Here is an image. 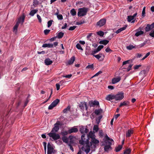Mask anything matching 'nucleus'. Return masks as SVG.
Here are the masks:
<instances>
[{
    "mask_svg": "<svg viewBox=\"0 0 154 154\" xmlns=\"http://www.w3.org/2000/svg\"><path fill=\"white\" fill-rule=\"evenodd\" d=\"M114 141L112 139L109 137L107 135L105 137L103 141L101 142L102 144L104 146V150L105 151H108L111 148V146L113 143Z\"/></svg>",
    "mask_w": 154,
    "mask_h": 154,
    "instance_id": "nucleus-2",
    "label": "nucleus"
},
{
    "mask_svg": "<svg viewBox=\"0 0 154 154\" xmlns=\"http://www.w3.org/2000/svg\"><path fill=\"white\" fill-rule=\"evenodd\" d=\"M98 60H102L104 57V55L100 53L99 54L97 55H95L93 56Z\"/></svg>",
    "mask_w": 154,
    "mask_h": 154,
    "instance_id": "nucleus-11",
    "label": "nucleus"
},
{
    "mask_svg": "<svg viewBox=\"0 0 154 154\" xmlns=\"http://www.w3.org/2000/svg\"><path fill=\"white\" fill-rule=\"evenodd\" d=\"M137 13H136L133 15L128 16L127 17V20L128 22H131L132 20L134 19L135 17L137 16Z\"/></svg>",
    "mask_w": 154,
    "mask_h": 154,
    "instance_id": "nucleus-15",
    "label": "nucleus"
},
{
    "mask_svg": "<svg viewBox=\"0 0 154 154\" xmlns=\"http://www.w3.org/2000/svg\"><path fill=\"white\" fill-rule=\"evenodd\" d=\"M64 33L62 32H60L57 35L58 38H61L63 36Z\"/></svg>",
    "mask_w": 154,
    "mask_h": 154,
    "instance_id": "nucleus-39",
    "label": "nucleus"
},
{
    "mask_svg": "<svg viewBox=\"0 0 154 154\" xmlns=\"http://www.w3.org/2000/svg\"><path fill=\"white\" fill-rule=\"evenodd\" d=\"M97 34L100 36H103L104 35V33L103 32L100 31L97 32Z\"/></svg>",
    "mask_w": 154,
    "mask_h": 154,
    "instance_id": "nucleus-40",
    "label": "nucleus"
},
{
    "mask_svg": "<svg viewBox=\"0 0 154 154\" xmlns=\"http://www.w3.org/2000/svg\"><path fill=\"white\" fill-rule=\"evenodd\" d=\"M134 48V47L132 45H130L127 47V49L129 50L132 49Z\"/></svg>",
    "mask_w": 154,
    "mask_h": 154,
    "instance_id": "nucleus-47",
    "label": "nucleus"
},
{
    "mask_svg": "<svg viewBox=\"0 0 154 154\" xmlns=\"http://www.w3.org/2000/svg\"><path fill=\"white\" fill-rule=\"evenodd\" d=\"M37 17L38 20L39 22L40 23H41L42 22V19L40 16L38 14H37Z\"/></svg>",
    "mask_w": 154,
    "mask_h": 154,
    "instance_id": "nucleus-57",
    "label": "nucleus"
},
{
    "mask_svg": "<svg viewBox=\"0 0 154 154\" xmlns=\"http://www.w3.org/2000/svg\"><path fill=\"white\" fill-rule=\"evenodd\" d=\"M88 8H79L78 10V15L79 17L84 16L87 14Z\"/></svg>",
    "mask_w": 154,
    "mask_h": 154,
    "instance_id": "nucleus-3",
    "label": "nucleus"
},
{
    "mask_svg": "<svg viewBox=\"0 0 154 154\" xmlns=\"http://www.w3.org/2000/svg\"><path fill=\"white\" fill-rule=\"evenodd\" d=\"M70 13L73 16H75L76 14V12L74 8L70 10Z\"/></svg>",
    "mask_w": 154,
    "mask_h": 154,
    "instance_id": "nucleus-33",
    "label": "nucleus"
},
{
    "mask_svg": "<svg viewBox=\"0 0 154 154\" xmlns=\"http://www.w3.org/2000/svg\"><path fill=\"white\" fill-rule=\"evenodd\" d=\"M99 51H98V50H97V49H94V51H92V53L91 54V55H92L93 56H94L95 55V54L97 53Z\"/></svg>",
    "mask_w": 154,
    "mask_h": 154,
    "instance_id": "nucleus-42",
    "label": "nucleus"
},
{
    "mask_svg": "<svg viewBox=\"0 0 154 154\" xmlns=\"http://www.w3.org/2000/svg\"><path fill=\"white\" fill-rule=\"evenodd\" d=\"M106 23V20L105 19H102L97 23V25L99 27H101L103 26Z\"/></svg>",
    "mask_w": 154,
    "mask_h": 154,
    "instance_id": "nucleus-8",
    "label": "nucleus"
},
{
    "mask_svg": "<svg viewBox=\"0 0 154 154\" xmlns=\"http://www.w3.org/2000/svg\"><path fill=\"white\" fill-rule=\"evenodd\" d=\"M122 148V146L121 145H119L116 148L115 150L116 152L119 151Z\"/></svg>",
    "mask_w": 154,
    "mask_h": 154,
    "instance_id": "nucleus-36",
    "label": "nucleus"
},
{
    "mask_svg": "<svg viewBox=\"0 0 154 154\" xmlns=\"http://www.w3.org/2000/svg\"><path fill=\"white\" fill-rule=\"evenodd\" d=\"M145 13V7H144L143 8L142 11V16H143V17H144V14Z\"/></svg>",
    "mask_w": 154,
    "mask_h": 154,
    "instance_id": "nucleus-53",
    "label": "nucleus"
},
{
    "mask_svg": "<svg viewBox=\"0 0 154 154\" xmlns=\"http://www.w3.org/2000/svg\"><path fill=\"white\" fill-rule=\"evenodd\" d=\"M67 24L66 23H65L64 24V25L62 27L61 29H65L67 27Z\"/></svg>",
    "mask_w": 154,
    "mask_h": 154,
    "instance_id": "nucleus-64",
    "label": "nucleus"
},
{
    "mask_svg": "<svg viewBox=\"0 0 154 154\" xmlns=\"http://www.w3.org/2000/svg\"><path fill=\"white\" fill-rule=\"evenodd\" d=\"M53 63L52 61L49 58H47L45 60V63L46 65H49Z\"/></svg>",
    "mask_w": 154,
    "mask_h": 154,
    "instance_id": "nucleus-18",
    "label": "nucleus"
},
{
    "mask_svg": "<svg viewBox=\"0 0 154 154\" xmlns=\"http://www.w3.org/2000/svg\"><path fill=\"white\" fill-rule=\"evenodd\" d=\"M68 134H69L68 131H64L61 132V134L62 136H65L67 135Z\"/></svg>",
    "mask_w": 154,
    "mask_h": 154,
    "instance_id": "nucleus-45",
    "label": "nucleus"
},
{
    "mask_svg": "<svg viewBox=\"0 0 154 154\" xmlns=\"http://www.w3.org/2000/svg\"><path fill=\"white\" fill-rule=\"evenodd\" d=\"M25 19V16L24 15H22L21 17L19 18L18 19V20L17 22H19V24L20 23H21L22 24H23L24 22V20Z\"/></svg>",
    "mask_w": 154,
    "mask_h": 154,
    "instance_id": "nucleus-21",
    "label": "nucleus"
},
{
    "mask_svg": "<svg viewBox=\"0 0 154 154\" xmlns=\"http://www.w3.org/2000/svg\"><path fill=\"white\" fill-rule=\"evenodd\" d=\"M102 112V110L101 109H96L95 110V113L97 115H98Z\"/></svg>",
    "mask_w": 154,
    "mask_h": 154,
    "instance_id": "nucleus-32",
    "label": "nucleus"
},
{
    "mask_svg": "<svg viewBox=\"0 0 154 154\" xmlns=\"http://www.w3.org/2000/svg\"><path fill=\"white\" fill-rule=\"evenodd\" d=\"M78 131V129L76 126L71 128L68 130L69 134H70L72 133H76Z\"/></svg>",
    "mask_w": 154,
    "mask_h": 154,
    "instance_id": "nucleus-14",
    "label": "nucleus"
},
{
    "mask_svg": "<svg viewBox=\"0 0 154 154\" xmlns=\"http://www.w3.org/2000/svg\"><path fill=\"white\" fill-rule=\"evenodd\" d=\"M85 23V20L84 19H82L81 21L76 22V24L77 25H81V24H83V23Z\"/></svg>",
    "mask_w": 154,
    "mask_h": 154,
    "instance_id": "nucleus-35",
    "label": "nucleus"
},
{
    "mask_svg": "<svg viewBox=\"0 0 154 154\" xmlns=\"http://www.w3.org/2000/svg\"><path fill=\"white\" fill-rule=\"evenodd\" d=\"M53 22V20H50L49 21H48V27H50L51 26Z\"/></svg>",
    "mask_w": 154,
    "mask_h": 154,
    "instance_id": "nucleus-46",
    "label": "nucleus"
},
{
    "mask_svg": "<svg viewBox=\"0 0 154 154\" xmlns=\"http://www.w3.org/2000/svg\"><path fill=\"white\" fill-rule=\"evenodd\" d=\"M75 57L74 56L72 57L70 60L68 61L67 63L69 65L72 64L75 60Z\"/></svg>",
    "mask_w": 154,
    "mask_h": 154,
    "instance_id": "nucleus-23",
    "label": "nucleus"
},
{
    "mask_svg": "<svg viewBox=\"0 0 154 154\" xmlns=\"http://www.w3.org/2000/svg\"><path fill=\"white\" fill-rule=\"evenodd\" d=\"M48 135L51 138L54 140H57L60 138V135L56 133L51 132L48 134Z\"/></svg>",
    "mask_w": 154,
    "mask_h": 154,
    "instance_id": "nucleus-4",
    "label": "nucleus"
},
{
    "mask_svg": "<svg viewBox=\"0 0 154 154\" xmlns=\"http://www.w3.org/2000/svg\"><path fill=\"white\" fill-rule=\"evenodd\" d=\"M93 68H94V65L93 64L88 65L86 67V68H88V69H89V68L93 69Z\"/></svg>",
    "mask_w": 154,
    "mask_h": 154,
    "instance_id": "nucleus-59",
    "label": "nucleus"
},
{
    "mask_svg": "<svg viewBox=\"0 0 154 154\" xmlns=\"http://www.w3.org/2000/svg\"><path fill=\"white\" fill-rule=\"evenodd\" d=\"M55 106L53 105L51 103V105L48 106V109L50 110L52 109Z\"/></svg>",
    "mask_w": 154,
    "mask_h": 154,
    "instance_id": "nucleus-54",
    "label": "nucleus"
},
{
    "mask_svg": "<svg viewBox=\"0 0 154 154\" xmlns=\"http://www.w3.org/2000/svg\"><path fill=\"white\" fill-rule=\"evenodd\" d=\"M54 149L49 143L48 144V152L47 154H52L53 152Z\"/></svg>",
    "mask_w": 154,
    "mask_h": 154,
    "instance_id": "nucleus-10",
    "label": "nucleus"
},
{
    "mask_svg": "<svg viewBox=\"0 0 154 154\" xmlns=\"http://www.w3.org/2000/svg\"><path fill=\"white\" fill-rule=\"evenodd\" d=\"M91 145L90 146H91L92 145V143H93L94 144H97L99 143V141L97 140L95 138V137L91 139Z\"/></svg>",
    "mask_w": 154,
    "mask_h": 154,
    "instance_id": "nucleus-25",
    "label": "nucleus"
},
{
    "mask_svg": "<svg viewBox=\"0 0 154 154\" xmlns=\"http://www.w3.org/2000/svg\"><path fill=\"white\" fill-rule=\"evenodd\" d=\"M70 109V106H68L67 107L64 109L63 110V112L64 113H66L68 111H69Z\"/></svg>",
    "mask_w": 154,
    "mask_h": 154,
    "instance_id": "nucleus-37",
    "label": "nucleus"
},
{
    "mask_svg": "<svg viewBox=\"0 0 154 154\" xmlns=\"http://www.w3.org/2000/svg\"><path fill=\"white\" fill-rule=\"evenodd\" d=\"M57 18L59 20H62L63 19V17L62 14H59V15H57Z\"/></svg>",
    "mask_w": 154,
    "mask_h": 154,
    "instance_id": "nucleus-49",
    "label": "nucleus"
},
{
    "mask_svg": "<svg viewBox=\"0 0 154 154\" xmlns=\"http://www.w3.org/2000/svg\"><path fill=\"white\" fill-rule=\"evenodd\" d=\"M60 100L58 99H56L55 100H54L53 102L52 103L53 105L55 106L59 102Z\"/></svg>",
    "mask_w": 154,
    "mask_h": 154,
    "instance_id": "nucleus-30",
    "label": "nucleus"
},
{
    "mask_svg": "<svg viewBox=\"0 0 154 154\" xmlns=\"http://www.w3.org/2000/svg\"><path fill=\"white\" fill-rule=\"evenodd\" d=\"M126 27H127V26H124V27H122L121 28H120L119 29V30H120V32H121L122 31L125 30L126 29Z\"/></svg>",
    "mask_w": 154,
    "mask_h": 154,
    "instance_id": "nucleus-63",
    "label": "nucleus"
},
{
    "mask_svg": "<svg viewBox=\"0 0 154 154\" xmlns=\"http://www.w3.org/2000/svg\"><path fill=\"white\" fill-rule=\"evenodd\" d=\"M103 48V45H100L98 46L97 48V50L99 51Z\"/></svg>",
    "mask_w": 154,
    "mask_h": 154,
    "instance_id": "nucleus-52",
    "label": "nucleus"
},
{
    "mask_svg": "<svg viewBox=\"0 0 154 154\" xmlns=\"http://www.w3.org/2000/svg\"><path fill=\"white\" fill-rule=\"evenodd\" d=\"M141 66L140 65L134 66V69H137L139 68V67H140Z\"/></svg>",
    "mask_w": 154,
    "mask_h": 154,
    "instance_id": "nucleus-62",
    "label": "nucleus"
},
{
    "mask_svg": "<svg viewBox=\"0 0 154 154\" xmlns=\"http://www.w3.org/2000/svg\"><path fill=\"white\" fill-rule=\"evenodd\" d=\"M149 35L152 37H154V29L152 30L149 34Z\"/></svg>",
    "mask_w": 154,
    "mask_h": 154,
    "instance_id": "nucleus-48",
    "label": "nucleus"
},
{
    "mask_svg": "<svg viewBox=\"0 0 154 154\" xmlns=\"http://www.w3.org/2000/svg\"><path fill=\"white\" fill-rule=\"evenodd\" d=\"M154 28V23L151 25L147 24L145 28V30L146 32H148Z\"/></svg>",
    "mask_w": 154,
    "mask_h": 154,
    "instance_id": "nucleus-12",
    "label": "nucleus"
},
{
    "mask_svg": "<svg viewBox=\"0 0 154 154\" xmlns=\"http://www.w3.org/2000/svg\"><path fill=\"white\" fill-rule=\"evenodd\" d=\"M19 22H17L14 26L13 27V31L15 33V34H17V28L19 25Z\"/></svg>",
    "mask_w": 154,
    "mask_h": 154,
    "instance_id": "nucleus-17",
    "label": "nucleus"
},
{
    "mask_svg": "<svg viewBox=\"0 0 154 154\" xmlns=\"http://www.w3.org/2000/svg\"><path fill=\"white\" fill-rule=\"evenodd\" d=\"M143 32L142 31H140L137 32L135 34V36L138 37L139 36L142 35L143 34Z\"/></svg>",
    "mask_w": 154,
    "mask_h": 154,
    "instance_id": "nucleus-34",
    "label": "nucleus"
},
{
    "mask_svg": "<svg viewBox=\"0 0 154 154\" xmlns=\"http://www.w3.org/2000/svg\"><path fill=\"white\" fill-rule=\"evenodd\" d=\"M76 48L78 49L79 50H80L82 51H83V48L81 47V46L79 44V43H78L76 45Z\"/></svg>",
    "mask_w": 154,
    "mask_h": 154,
    "instance_id": "nucleus-44",
    "label": "nucleus"
},
{
    "mask_svg": "<svg viewBox=\"0 0 154 154\" xmlns=\"http://www.w3.org/2000/svg\"><path fill=\"white\" fill-rule=\"evenodd\" d=\"M114 96V99L116 100H120L124 97V93L122 92H119Z\"/></svg>",
    "mask_w": 154,
    "mask_h": 154,
    "instance_id": "nucleus-6",
    "label": "nucleus"
},
{
    "mask_svg": "<svg viewBox=\"0 0 154 154\" xmlns=\"http://www.w3.org/2000/svg\"><path fill=\"white\" fill-rule=\"evenodd\" d=\"M129 102L128 101H125L123 102L122 103H121L119 107H121L124 106H126L129 105Z\"/></svg>",
    "mask_w": 154,
    "mask_h": 154,
    "instance_id": "nucleus-24",
    "label": "nucleus"
},
{
    "mask_svg": "<svg viewBox=\"0 0 154 154\" xmlns=\"http://www.w3.org/2000/svg\"><path fill=\"white\" fill-rule=\"evenodd\" d=\"M72 76V74H69L68 75H63V76L64 77H65L66 78H71Z\"/></svg>",
    "mask_w": 154,
    "mask_h": 154,
    "instance_id": "nucleus-61",
    "label": "nucleus"
},
{
    "mask_svg": "<svg viewBox=\"0 0 154 154\" xmlns=\"http://www.w3.org/2000/svg\"><path fill=\"white\" fill-rule=\"evenodd\" d=\"M79 106L81 111H87L88 107L86 102H81L79 105Z\"/></svg>",
    "mask_w": 154,
    "mask_h": 154,
    "instance_id": "nucleus-5",
    "label": "nucleus"
},
{
    "mask_svg": "<svg viewBox=\"0 0 154 154\" xmlns=\"http://www.w3.org/2000/svg\"><path fill=\"white\" fill-rule=\"evenodd\" d=\"M88 131L89 130L88 129L85 128V126H81L80 127V131L81 133L83 134H85V135L87 133Z\"/></svg>",
    "mask_w": 154,
    "mask_h": 154,
    "instance_id": "nucleus-7",
    "label": "nucleus"
},
{
    "mask_svg": "<svg viewBox=\"0 0 154 154\" xmlns=\"http://www.w3.org/2000/svg\"><path fill=\"white\" fill-rule=\"evenodd\" d=\"M76 26H71L69 27V30H73L76 28Z\"/></svg>",
    "mask_w": 154,
    "mask_h": 154,
    "instance_id": "nucleus-56",
    "label": "nucleus"
},
{
    "mask_svg": "<svg viewBox=\"0 0 154 154\" xmlns=\"http://www.w3.org/2000/svg\"><path fill=\"white\" fill-rule=\"evenodd\" d=\"M146 72V70H144L141 71L140 73V75H145Z\"/></svg>",
    "mask_w": 154,
    "mask_h": 154,
    "instance_id": "nucleus-50",
    "label": "nucleus"
},
{
    "mask_svg": "<svg viewBox=\"0 0 154 154\" xmlns=\"http://www.w3.org/2000/svg\"><path fill=\"white\" fill-rule=\"evenodd\" d=\"M146 41H144L143 43H141L138 45V48H141L143 47L146 43Z\"/></svg>",
    "mask_w": 154,
    "mask_h": 154,
    "instance_id": "nucleus-43",
    "label": "nucleus"
},
{
    "mask_svg": "<svg viewBox=\"0 0 154 154\" xmlns=\"http://www.w3.org/2000/svg\"><path fill=\"white\" fill-rule=\"evenodd\" d=\"M62 140L63 142L66 143H68L69 142V139L66 137L64 136L62 137Z\"/></svg>",
    "mask_w": 154,
    "mask_h": 154,
    "instance_id": "nucleus-31",
    "label": "nucleus"
},
{
    "mask_svg": "<svg viewBox=\"0 0 154 154\" xmlns=\"http://www.w3.org/2000/svg\"><path fill=\"white\" fill-rule=\"evenodd\" d=\"M53 45L50 43L43 44L42 45L43 48H52L53 47Z\"/></svg>",
    "mask_w": 154,
    "mask_h": 154,
    "instance_id": "nucleus-22",
    "label": "nucleus"
},
{
    "mask_svg": "<svg viewBox=\"0 0 154 154\" xmlns=\"http://www.w3.org/2000/svg\"><path fill=\"white\" fill-rule=\"evenodd\" d=\"M133 133V131L132 129H129L126 133V137H129Z\"/></svg>",
    "mask_w": 154,
    "mask_h": 154,
    "instance_id": "nucleus-20",
    "label": "nucleus"
},
{
    "mask_svg": "<svg viewBox=\"0 0 154 154\" xmlns=\"http://www.w3.org/2000/svg\"><path fill=\"white\" fill-rule=\"evenodd\" d=\"M85 134H83L81 136V140H79V143L80 144H86V145H84L82 147L83 151H85L87 154H88L90 150V146L91 145V142H89V138L91 139L95 137V135L94 133L92 131H90L87 135V139L85 140Z\"/></svg>",
    "mask_w": 154,
    "mask_h": 154,
    "instance_id": "nucleus-1",
    "label": "nucleus"
},
{
    "mask_svg": "<svg viewBox=\"0 0 154 154\" xmlns=\"http://www.w3.org/2000/svg\"><path fill=\"white\" fill-rule=\"evenodd\" d=\"M132 66V65L131 64H129V65L128 67L127 68V71H129L131 69V68Z\"/></svg>",
    "mask_w": 154,
    "mask_h": 154,
    "instance_id": "nucleus-58",
    "label": "nucleus"
},
{
    "mask_svg": "<svg viewBox=\"0 0 154 154\" xmlns=\"http://www.w3.org/2000/svg\"><path fill=\"white\" fill-rule=\"evenodd\" d=\"M121 79V78L120 76H117L112 79V84H116L119 82Z\"/></svg>",
    "mask_w": 154,
    "mask_h": 154,
    "instance_id": "nucleus-16",
    "label": "nucleus"
},
{
    "mask_svg": "<svg viewBox=\"0 0 154 154\" xmlns=\"http://www.w3.org/2000/svg\"><path fill=\"white\" fill-rule=\"evenodd\" d=\"M59 129V124L56 123L54 124V127L52 128L51 132L56 133L58 131Z\"/></svg>",
    "mask_w": 154,
    "mask_h": 154,
    "instance_id": "nucleus-13",
    "label": "nucleus"
},
{
    "mask_svg": "<svg viewBox=\"0 0 154 154\" xmlns=\"http://www.w3.org/2000/svg\"><path fill=\"white\" fill-rule=\"evenodd\" d=\"M109 42V41L107 40H104L100 41V43L101 44H103L104 45H107Z\"/></svg>",
    "mask_w": 154,
    "mask_h": 154,
    "instance_id": "nucleus-29",
    "label": "nucleus"
},
{
    "mask_svg": "<svg viewBox=\"0 0 154 154\" xmlns=\"http://www.w3.org/2000/svg\"><path fill=\"white\" fill-rule=\"evenodd\" d=\"M131 152V150L129 149H128L125 150L124 151V154H130Z\"/></svg>",
    "mask_w": 154,
    "mask_h": 154,
    "instance_id": "nucleus-41",
    "label": "nucleus"
},
{
    "mask_svg": "<svg viewBox=\"0 0 154 154\" xmlns=\"http://www.w3.org/2000/svg\"><path fill=\"white\" fill-rule=\"evenodd\" d=\"M99 130V128L98 125H94L93 128L94 132H97Z\"/></svg>",
    "mask_w": 154,
    "mask_h": 154,
    "instance_id": "nucleus-38",
    "label": "nucleus"
},
{
    "mask_svg": "<svg viewBox=\"0 0 154 154\" xmlns=\"http://www.w3.org/2000/svg\"><path fill=\"white\" fill-rule=\"evenodd\" d=\"M91 48L89 47H87L86 48V51L85 52V54L86 55L90 54V52Z\"/></svg>",
    "mask_w": 154,
    "mask_h": 154,
    "instance_id": "nucleus-28",
    "label": "nucleus"
},
{
    "mask_svg": "<svg viewBox=\"0 0 154 154\" xmlns=\"http://www.w3.org/2000/svg\"><path fill=\"white\" fill-rule=\"evenodd\" d=\"M106 100L108 101H110L113 99H115L114 96L112 94H109L106 96Z\"/></svg>",
    "mask_w": 154,
    "mask_h": 154,
    "instance_id": "nucleus-19",
    "label": "nucleus"
},
{
    "mask_svg": "<svg viewBox=\"0 0 154 154\" xmlns=\"http://www.w3.org/2000/svg\"><path fill=\"white\" fill-rule=\"evenodd\" d=\"M89 103L91 107H94L95 106H98L99 105V102L97 100L89 101Z\"/></svg>",
    "mask_w": 154,
    "mask_h": 154,
    "instance_id": "nucleus-9",
    "label": "nucleus"
},
{
    "mask_svg": "<svg viewBox=\"0 0 154 154\" xmlns=\"http://www.w3.org/2000/svg\"><path fill=\"white\" fill-rule=\"evenodd\" d=\"M50 30L49 29H45L44 31V32L45 35H47L50 32Z\"/></svg>",
    "mask_w": 154,
    "mask_h": 154,
    "instance_id": "nucleus-60",
    "label": "nucleus"
},
{
    "mask_svg": "<svg viewBox=\"0 0 154 154\" xmlns=\"http://www.w3.org/2000/svg\"><path fill=\"white\" fill-rule=\"evenodd\" d=\"M99 135L100 137H103V131L102 130H100L99 131Z\"/></svg>",
    "mask_w": 154,
    "mask_h": 154,
    "instance_id": "nucleus-51",
    "label": "nucleus"
},
{
    "mask_svg": "<svg viewBox=\"0 0 154 154\" xmlns=\"http://www.w3.org/2000/svg\"><path fill=\"white\" fill-rule=\"evenodd\" d=\"M106 52H111L112 51L109 47H107L105 50Z\"/></svg>",
    "mask_w": 154,
    "mask_h": 154,
    "instance_id": "nucleus-55",
    "label": "nucleus"
},
{
    "mask_svg": "<svg viewBox=\"0 0 154 154\" xmlns=\"http://www.w3.org/2000/svg\"><path fill=\"white\" fill-rule=\"evenodd\" d=\"M69 141L68 143V144H70L71 145L74 143V140L73 137L71 136H69Z\"/></svg>",
    "mask_w": 154,
    "mask_h": 154,
    "instance_id": "nucleus-26",
    "label": "nucleus"
},
{
    "mask_svg": "<svg viewBox=\"0 0 154 154\" xmlns=\"http://www.w3.org/2000/svg\"><path fill=\"white\" fill-rule=\"evenodd\" d=\"M38 11L37 9H35L31 11L29 14L30 15L33 16Z\"/></svg>",
    "mask_w": 154,
    "mask_h": 154,
    "instance_id": "nucleus-27",
    "label": "nucleus"
}]
</instances>
